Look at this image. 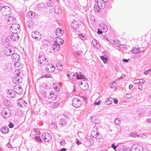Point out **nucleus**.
Masks as SVG:
<instances>
[{
  "instance_id": "nucleus-1",
  "label": "nucleus",
  "mask_w": 151,
  "mask_h": 151,
  "mask_svg": "<svg viewBox=\"0 0 151 151\" xmlns=\"http://www.w3.org/2000/svg\"><path fill=\"white\" fill-rule=\"evenodd\" d=\"M12 26L10 28V31L12 33H19L20 31V27L17 24H15L13 22H12Z\"/></svg>"
},
{
  "instance_id": "nucleus-2",
  "label": "nucleus",
  "mask_w": 151,
  "mask_h": 151,
  "mask_svg": "<svg viewBox=\"0 0 151 151\" xmlns=\"http://www.w3.org/2000/svg\"><path fill=\"white\" fill-rule=\"evenodd\" d=\"M21 73L19 72L17 74L16 76L12 78V81L14 83H20L22 81V78L21 76Z\"/></svg>"
},
{
  "instance_id": "nucleus-3",
  "label": "nucleus",
  "mask_w": 151,
  "mask_h": 151,
  "mask_svg": "<svg viewBox=\"0 0 151 151\" xmlns=\"http://www.w3.org/2000/svg\"><path fill=\"white\" fill-rule=\"evenodd\" d=\"M7 96L10 99L14 98L15 97L16 94L14 90L9 89L6 91Z\"/></svg>"
},
{
  "instance_id": "nucleus-4",
  "label": "nucleus",
  "mask_w": 151,
  "mask_h": 151,
  "mask_svg": "<svg viewBox=\"0 0 151 151\" xmlns=\"http://www.w3.org/2000/svg\"><path fill=\"white\" fill-rule=\"evenodd\" d=\"M4 53L7 56L11 55L14 52V48L13 47H8L4 49Z\"/></svg>"
},
{
  "instance_id": "nucleus-5",
  "label": "nucleus",
  "mask_w": 151,
  "mask_h": 151,
  "mask_svg": "<svg viewBox=\"0 0 151 151\" xmlns=\"http://www.w3.org/2000/svg\"><path fill=\"white\" fill-rule=\"evenodd\" d=\"M1 115L5 118H8L11 115V111L7 108L4 109L2 111Z\"/></svg>"
},
{
  "instance_id": "nucleus-6",
  "label": "nucleus",
  "mask_w": 151,
  "mask_h": 151,
  "mask_svg": "<svg viewBox=\"0 0 151 151\" xmlns=\"http://www.w3.org/2000/svg\"><path fill=\"white\" fill-rule=\"evenodd\" d=\"M72 103L73 105L74 106L77 108L81 106V102L78 98H74L72 100Z\"/></svg>"
},
{
  "instance_id": "nucleus-7",
  "label": "nucleus",
  "mask_w": 151,
  "mask_h": 151,
  "mask_svg": "<svg viewBox=\"0 0 151 151\" xmlns=\"http://www.w3.org/2000/svg\"><path fill=\"white\" fill-rule=\"evenodd\" d=\"M10 8L8 6H3L2 10V14L5 16H7L9 15L10 12Z\"/></svg>"
},
{
  "instance_id": "nucleus-8",
  "label": "nucleus",
  "mask_w": 151,
  "mask_h": 151,
  "mask_svg": "<svg viewBox=\"0 0 151 151\" xmlns=\"http://www.w3.org/2000/svg\"><path fill=\"white\" fill-rule=\"evenodd\" d=\"M42 138L45 142H48L51 140L52 137L49 134L45 133L42 134Z\"/></svg>"
},
{
  "instance_id": "nucleus-9",
  "label": "nucleus",
  "mask_w": 151,
  "mask_h": 151,
  "mask_svg": "<svg viewBox=\"0 0 151 151\" xmlns=\"http://www.w3.org/2000/svg\"><path fill=\"white\" fill-rule=\"evenodd\" d=\"M55 69V68L52 64H47L45 68V70L47 72L52 73Z\"/></svg>"
},
{
  "instance_id": "nucleus-10",
  "label": "nucleus",
  "mask_w": 151,
  "mask_h": 151,
  "mask_svg": "<svg viewBox=\"0 0 151 151\" xmlns=\"http://www.w3.org/2000/svg\"><path fill=\"white\" fill-rule=\"evenodd\" d=\"M38 59L39 62L42 65H45L47 63V60L43 56H39Z\"/></svg>"
},
{
  "instance_id": "nucleus-11",
  "label": "nucleus",
  "mask_w": 151,
  "mask_h": 151,
  "mask_svg": "<svg viewBox=\"0 0 151 151\" xmlns=\"http://www.w3.org/2000/svg\"><path fill=\"white\" fill-rule=\"evenodd\" d=\"M14 90L16 93H17L19 94H22L23 92L22 88L21 86L19 85L15 86L14 88Z\"/></svg>"
},
{
  "instance_id": "nucleus-12",
  "label": "nucleus",
  "mask_w": 151,
  "mask_h": 151,
  "mask_svg": "<svg viewBox=\"0 0 151 151\" xmlns=\"http://www.w3.org/2000/svg\"><path fill=\"white\" fill-rule=\"evenodd\" d=\"M32 37L37 40H39L41 39V35L37 31L32 32Z\"/></svg>"
},
{
  "instance_id": "nucleus-13",
  "label": "nucleus",
  "mask_w": 151,
  "mask_h": 151,
  "mask_svg": "<svg viewBox=\"0 0 151 151\" xmlns=\"http://www.w3.org/2000/svg\"><path fill=\"white\" fill-rule=\"evenodd\" d=\"M92 137L96 139H99L101 138V136L100 134L97 131H95L94 130L93 131L91 132Z\"/></svg>"
},
{
  "instance_id": "nucleus-14",
  "label": "nucleus",
  "mask_w": 151,
  "mask_h": 151,
  "mask_svg": "<svg viewBox=\"0 0 151 151\" xmlns=\"http://www.w3.org/2000/svg\"><path fill=\"white\" fill-rule=\"evenodd\" d=\"M11 59L14 61H18L20 59L19 55L14 52L12 55Z\"/></svg>"
},
{
  "instance_id": "nucleus-15",
  "label": "nucleus",
  "mask_w": 151,
  "mask_h": 151,
  "mask_svg": "<svg viewBox=\"0 0 151 151\" xmlns=\"http://www.w3.org/2000/svg\"><path fill=\"white\" fill-rule=\"evenodd\" d=\"M18 33H12L10 35V38L13 41H16L18 40L19 37L17 35Z\"/></svg>"
},
{
  "instance_id": "nucleus-16",
  "label": "nucleus",
  "mask_w": 151,
  "mask_h": 151,
  "mask_svg": "<svg viewBox=\"0 0 151 151\" xmlns=\"http://www.w3.org/2000/svg\"><path fill=\"white\" fill-rule=\"evenodd\" d=\"M68 74L67 75L68 77L70 80H73L76 77L77 73H75L73 72H68Z\"/></svg>"
},
{
  "instance_id": "nucleus-17",
  "label": "nucleus",
  "mask_w": 151,
  "mask_h": 151,
  "mask_svg": "<svg viewBox=\"0 0 151 151\" xmlns=\"http://www.w3.org/2000/svg\"><path fill=\"white\" fill-rule=\"evenodd\" d=\"M71 26L73 28L76 30L79 28V24L78 22L76 21H74L71 23Z\"/></svg>"
},
{
  "instance_id": "nucleus-18",
  "label": "nucleus",
  "mask_w": 151,
  "mask_h": 151,
  "mask_svg": "<svg viewBox=\"0 0 151 151\" xmlns=\"http://www.w3.org/2000/svg\"><path fill=\"white\" fill-rule=\"evenodd\" d=\"M55 39H56L55 40V43L59 45L60 46L63 44L64 43V41L60 37H58Z\"/></svg>"
},
{
  "instance_id": "nucleus-19",
  "label": "nucleus",
  "mask_w": 151,
  "mask_h": 151,
  "mask_svg": "<svg viewBox=\"0 0 151 151\" xmlns=\"http://www.w3.org/2000/svg\"><path fill=\"white\" fill-rule=\"evenodd\" d=\"M52 47L53 50L55 52L58 51L60 49V46L59 45L55 43L53 44L52 46Z\"/></svg>"
},
{
  "instance_id": "nucleus-20",
  "label": "nucleus",
  "mask_w": 151,
  "mask_h": 151,
  "mask_svg": "<svg viewBox=\"0 0 151 151\" xmlns=\"http://www.w3.org/2000/svg\"><path fill=\"white\" fill-rule=\"evenodd\" d=\"M117 150L116 151H126L125 147L122 144L117 145Z\"/></svg>"
},
{
  "instance_id": "nucleus-21",
  "label": "nucleus",
  "mask_w": 151,
  "mask_h": 151,
  "mask_svg": "<svg viewBox=\"0 0 151 151\" xmlns=\"http://www.w3.org/2000/svg\"><path fill=\"white\" fill-rule=\"evenodd\" d=\"M131 51L133 53H138L140 52V48L139 47L136 48V47H133Z\"/></svg>"
},
{
  "instance_id": "nucleus-22",
  "label": "nucleus",
  "mask_w": 151,
  "mask_h": 151,
  "mask_svg": "<svg viewBox=\"0 0 151 151\" xmlns=\"http://www.w3.org/2000/svg\"><path fill=\"white\" fill-rule=\"evenodd\" d=\"M9 128L7 127H4L1 129V131L3 134H6L9 132Z\"/></svg>"
},
{
  "instance_id": "nucleus-23",
  "label": "nucleus",
  "mask_w": 151,
  "mask_h": 151,
  "mask_svg": "<svg viewBox=\"0 0 151 151\" xmlns=\"http://www.w3.org/2000/svg\"><path fill=\"white\" fill-rule=\"evenodd\" d=\"M35 16V13L32 11H29L27 12V17L30 19H32Z\"/></svg>"
},
{
  "instance_id": "nucleus-24",
  "label": "nucleus",
  "mask_w": 151,
  "mask_h": 151,
  "mask_svg": "<svg viewBox=\"0 0 151 151\" xmlns=\"http://www.w3.org/2000/svg\"><path fill=\"white\" fill-rule=\"evenodd\" d=\"M56 35L57 36L60 37L62 35L63 33V31L60 29H57L55 32Z\"/></svg>"
},
{
  "instance_id": "nucleus-25",
  "label": "nucleus",
  "mask_w": 151,
  "mask_h": 151,
  "mask_svg": "<svg viewBox=\"0 0 151 151\" xmlns=\"http://www.w3.org/2000/svg\"><path fill=\"white\" fill-rule=\"evenodd\" d=\"M138 112L140 113L138 116L139 117H143L145 116V111L144 110L142 109H139L138 110Z\"/></svg>"
},
{
  "instance_id": "nucleus-26",
  "label": "nucleus",
  "mask_w": 151,
  "mask_h": 151,
  "mask_svg": "<svg viewBox=\"0 0 151 151\" xmlns=\"http://www.w3.org/2000/svg\"><path fill=\"white\" fill-rule=\"evenodd\" d=\"M90 118L92 122L94 124H98L100 122L99 120H97L95 116H92Z\"/></svg>"
},
{
  "instance_id": "nucleus-27",
  "label": "nucleus",
  "mask_w": 151,
  "mask_h": 151,
  "mask_svg": "<svg viewBox=\"0 0 151 151\" xmlns=\"http://www.w3.org/2000/svg\"><path fill=\"white\" fill-rule=\"evenodd\" d=\"M57 96L53 92H51L50 94L49 99L50 100H53L56 98Z\"/></svg>"
},
{
  "instance_id": "nucleus-28",
  "label": "nucleus",
  "mask_w": 151,
  "mask_h": 151,
  "mask_svg": "<svg viewBox=\"0 0 151 151\" xmlns=\"http://www.w3.org/2000/svg\"><path fill=\"white\" fill-rule=\"evenodd\" d=\"M80 73H81L80 72ZM76 78L78 79H86V78L84 76L81 74H79L77 73L76 75Z\"/></svg>"
},
{
  "instance_id": "nucleus-29",
  "label": "nucleus",
  "mask_w": 151,
  "mask_h": 151,
  "mask_svg": "<svg viewBox=\"0 0 151 151\" xmlns=\"http://www.w3.org/2000/svg\"><path fill=\"white\" fill-rule=\"evenodd\" d=\"M49 104V106L52 108H56L59 105V103L58 102H52Z\"/></svg>"
},
{
  "instance_id": "nucleus-30",
  "label": "nucleus",
  "mask_w": 151,
  "mask_h": 151,
  "mask_svg": "<svg viewBox=\"0 0 151 151\" xmlns=\"http://www.w3.org/2000/svg\"><path fill=\"white\" fill-rule=\"evenodd\" d=\"M113 100L112 98H109L105 101L104 103L106 105L110 104L112 103Z\"/></svg>"
},
{
  "instance_id": "nucleus-31",
  "label": "nucleus",
  "mask_w": 151,
  "mask_h": 151,
  "mask_svg": "<svg viewBox=\"0 0 151 151\" xmlns=\"http://www.w3.org/2000/svg\"><path fill=\"white\" fill-rule=\"evenodd\" d=\"M121 123V119L120 118H118L115 119L114 121V123L116 125L119 126L120 124Z\"/></svg>"
},
{
  "instance_id": "nucleus-32",
  "label": "nucleus",
  "mask_w": 151,
  "mask_h": 151,
  "mask_svg": "<svg viewBox=\"0 0 151 151\" xmlns=\"http://www.w3.org/2000/svg\"><path fill=\"white\" fill-rule=\"evenodd\" d=\"M99 4H95L94 7V10L95 12H99L100 10V7Z\"/></svg>"
},
{
  "instance_id": "nucleus-33",
  "label": "nucleus",
  "mask_w": 151,
  "mask_h": 151,
  "mask_svg": "<svg viewBox=\"0 0 151 151\" xmlns=\"http://www.w3.org/2000/svg\"><path fill=\"white\" fill-rule=\"evenodd\" d=\"M27 24L28 27L31 28L34 26V21L33 20L29 21L27 22Z\"/></svg>"
},
{
  "instance_id": "nucleus-34",
  "label": "nucleus",
  "mask_w": 151,
  "mask_h": 151,
  "mask_svg": "<svg viewBox=\"0 0 151 151\" xmlns=\"http://www.w3.org/2000/svg\"><path fill=\"white\" fill-rule=\"evenodd\" d=\"M60 125L61 127H64L66 125V123L64 119H61L59 121Z\"/></svg>"
},
{
  "instance_id": "nucleus-35",
  "label": "nucleus",
  "mask_w": 151,
  "mask_h": 151,
  "mask_svg": "<svg viewBox=\"0 0 151 151\" xmlns=\"http://www.w3.org/2000/svg\"><path fill=\"white\" fill-rule=\"evenodd\" d=\"M50 43V42L47 40H45L42 42V45L43 46H46V45L47 46Z\"/></svg>"
},
{
  "instance_id": "nucleus-36",
  "label": "nucleus",
  "mask_w": 151,
  "mask_h": 151,
  "mask_svg": "<svg viewBox=\"0 0 151 151\" xmlns=\"http://www.w3.org/2000/svg\"><path fill=\"white\" fill-rule=\"evenodd\" d=\"M100 26H101V29H103L104 32H106L107 31L108 29L106 26L104 24H103L102 25L101 24Z\"/></svg>"
},
{
  "instance_id": "nucleus-37",
  "label": "nucleus",
  "mask_w": 151,
  "mask_h": 151,
  "mask_svg": "<svg viewBox=\"0 0 151 151\" xmlns=\"http://www.w3.org/2000/svg\"><path fill=\"white\" fill-rule=\"evenodd\" d=\"M9 19L7 20V21L8 22H9L12 21V22H13V23L15 22V21L16 20L14 17L9 16Z\"/></svg>"
},
{
  "instance_id": "nucleus-38",
  "label": "nucleus",
  "mask_w": 151,
  "mask_h": 151,
  "mask_svg": "<svg viewBox=\"0 0 151 151\" xmlns=\"http://www.w3.org/2000/svg\"><path fill=\"white\" fill-rule=\"evenodd\" d=\"M136 151H143V148L142 146L137 145L136 146Z\"/></svg>"
},
{
  "instance_id": "nucleus-39",
  "label": "nucleus",
  "mask_w": 151,
  "mask_h": 151,
  "mask_svg": "<svg viewBox=\"0 0 151 151\" xmlns=\"http://www.w3.org/2000/svg\"><path fill=\"white\" fill-rule=\"evenodd\" d=\"M106 3V2H104V1L101 2L100 5L101 9H104L105 6L106 7H107V4H105Z\"/></svg>"
},
{
  "instance_id": "nucleus-40",
  "label": "nucleus",
  "mask_w": 151,
  "mask_h": 151,
  "mask_svg": "<svg viewBox=\"0 0 151 151\" xmlns=\"http://www.w3.org/2000/svg\"><path fill=\"white\" fill-rule=\"evenodd\" d=\"M57 125H56V124L54 122H52L50 126V127L51 128L53 129H56L57 128Z\"/></svg>"
},
{
  "instance_id": "nucleus-41",
  "label": "nucleus",
  "mask_w": 151,
  "mask_h": 151,
  "mask_svg": "<svg viewBox=\"0 0 151 151\" xmlns=\"http://www.w3.org/2000/svg\"><path fill=\"white\" fill-rule=\"evenodd\" d=\"M45 4L43 3H40L37 6V7L38 8H45Z\"/></svg>"
},
{
  "instance_id": "nucleus-42",
  "label": "nucleus",
  "mask_w": 151,
  "mask_h": 151,
  "mask_svg": "<svg viewBox=\"0 0 151 151\" xmlns=\"http://www.w3.org/2000/svg\"><path fill=\"white\" fill-rule=\"evenodd\" d=\"M100 58L103 61L104 63H107L108 61V60L106 57L102 56L100 57Z\"/></svg>"
},
{
  "instance_id": "nucleus-43",
  "label": "nucleus",
  "mask_w": 151,
  "mask_h": 151,
  "mask_svg": "<svg viewBox=\"0 0 151 151\" xmlns=\"http://www.w3.org/2000/svg\"><path fill=\"white\" fill-rule=\"evenodd\" d=\"M35 139L37 142H42V140L41 139L40 137L39 136H37L36 137H35Z\"/></svg>"
},
{
  "instance_id": "nucleus-44",
  "label": "nucleus",
  "mask_w": 151,
  "mask_h": 151,
  "mask_svg": "<svg viewBox=\"0 0 151 151\" xmlns=\"http://www.w3.org/2000/svg\"><path fill=\"white\" fill-rule=\"evenodd\" d=\"M53 3L51 2L50 0L48 1L47 3L48 6L50 7L53 5Z\"/></svg>"
},
{
  "instance_id": "nucleus-45",
  "label": "nucleus",
  "mask_w": 151,
  "mask_h": 151,
  "mask_svg": "<svg viewBox=\"0 0 151 151\" xmlns=\"http://www.w3.org/2000/svg\"><path fill=\"white\" fill-rule=\"evenodd\" d=\"M125 48V45L120 44L119 49L120 50H123Z\"/></svg>"
},
{
  "instance_id": "nucleus-46",
  "label": "nucleus",
  "mask_w": 151,
  "mask_h": 151,
  "mask_svg": "<svg viewBox=\"0 0 151 151\" xmlns=\"http://www.w3.org/2000/svg\"><path fill=\"white\" fill-rule=\"evenodd\" d=\"M116 82H114L111 84H110V86L111 88H115L116 87Z\"/></svg>"
},
{
  "instance_id": "nucleus-47",
  "label": "nucleus",
  "mask_w": 151,
  "mask_h": 151,
  "mask_svg": "<svg viewBox=\"0 0 151 151\" xmlns=\"http://www.w3.org/2000/svg\"><path fill=\"white\" fill-rule=\"evenodd\" d=\"M15 63L14 64V66L15 67H19V65H20V63L19 62H17V61H15Z\"/></svg>"
},
{
  "instance_id": "nucleus-48",
  "label": "nucleus",
  "mask_w": 151,
  "mask_h": 151,
  "mask_svg": "<svg viewBox=\"0 0 151 151\" xmlns=\"http://www.w3.org/2000/svg\"><path fill=\"white\" fill-rule=\"evenodd\" d=\"M81 38L82 40H84L86 39V37L84 35H83V34H81L78 35Z\"/></svg>"
},
{
  "instance_id": "nucleus-49",
  "label": "nucleus",
  "mask_w": 151,
  "mask_h": 151,
  "mask_svg": "<svg viewBox=\"0 0 151 151\" xmlns=\"http://www.w3.org/2000/svg\"><path fill=\"white\" fill-rule=\"evenodd\" d=\"M130 136L133 137H135L136 136L137 137H139V136L138 135H137V134L136 133H131L130 134Z\"/></svg>"
},
{
  "instance_id": "nucleus-50",
  "label": "nucleus",
  "mask_w": 151,
  "mask_h": 151,
  "mask_svg": "<svg viewBox=\"0 0 151 151\" xmlns=\"http://www.w3.org/2000/svg\"><path fill=\"white\" fill-rule=\"evenodd\" d=\"M136 145H134L131 148V151H136Z\"/></svg>"
},
{
  "instance_id": "nucleus-51",
  "label": "nucleus",
  "mask_w": 151,
  "mask_h": 151,
  "mask_svg": "<svg viewBox=\"0 0 151 151\" xmlns=\"http://www.w3.org/2000/svg\"><path fill=\"white\" fill-rule=\"evenodd\" d=\"M33 130V131L35 132L37 135H39L40 134V132L38 129L36 128H34Z\"/></svg>"
},
{
  "instance_id": "nucleus-52",
  "label": "nucleus",
  "mask_w": 151,
  "mask_h": 151,
  "mask_svg": "<svg viewBox=\"0 0 151 151\" xmlns=\"http://www.w3.org/2000/svg\"><path fill=\"white\" fill-rule=\"evenodd\" d=\"M8 126H9V127L10 128H13L14 126L13 124L12 123V122L9 123V124Z\"/></svg>"
},
{
  "instance_id": "nucleus-53",
  "label": "nucleus",
  "mask_w": 151,
  "mask_h": 151,
  "mask_svg": "<svg viewBox=\"0 0 151 151\" xmlns=\"http://www.w3.org/2000/svg\"><path fill=\"white\" fill-rule=\"evenodd\" d=\"M133 82L135 84H137L140 83V81L139 79H137L133 81Z\"/></svg>"
},
{
  "instance_id": "nucleus-54",
  "label": "nucleus",
  "mask_w": 151,
  "mask_h": 151,
  "mask_svg": "<svg viewBox=\"0 0 151 151\" xmlns=\"http://www.w3.org/2000/svg\"><path fill=\"white\" fill-rule=\"evenodd\" d=\"M132 97V96L131 95L129 94H128L126 95V98L127 99H129L131 98Z\"/></svg>"
},
{
  "instance_id": "nucleus-55",
  "label": "nucleus",
  "mask_w": 151,
  "mask_h": 151,
  "mask_svg": "<svg viewBox=\"0 0 151 151\" xmlns=\"http://www.w3.org/2000/svg\"><path fill=\"white\" fill-rule=\"evenodd\" d=\"M111 146L114 149V150H116V148H117V146H115V144L114 143L112 144L111 145Z\"/></svg>"
},
{
  "instance_id": "nucleus-56",
  "label": "nucleus",
  "mask_w": 151,
  "mask_h": 151,
  "mask_svg": "<svg viewBox=\"0 0 151 151\" xmlns=\"http://www.w3.org/2000/svg\"><path fill=\"white\" fill-rule=\"evenodd\" d=\"M61 145H63L65 144V142L64 139H63L61 142H60Z\"/></svg>"
},
{
  "instance_id": "nucleus-57",
  "label": "nucleus",
  "mask_w": 151,
  "mask_h": 151,
  "mask_svg": "<svg viewBox=\"0 0 151 151\" xmlns=\"http://www.w3.org/2000/svg\"><path fill=\"white\" fill-rule=\"evenodd\" d=\"M101 102V101L99 100V101L98 102H95L94 103V105L95 106L96 105H99L100 104V103Z\"/></svg>"
},
{
  "instance_id": "nucleus-58",
  "label": "nucleus",
  "mask_w": 151,
  "mask_h": 151,
  "mask_svg": "<svg viewBox=\"0 0 151 151\" xmlns=\"http://www.w3.org/2000/svg\"><path fill=\"white\" fill-rule=\"evenodd\" d=\"M53 87H54L55 89L57 91H59V88H59V87H57V86H55V84H54Z\"/></svg>"
},
{
  "instance_id": "nucleus-59",
  "label": "nucleus",
  "mask_w": 151,
  "mask_h": 151,
  "mask_svg": "<svg viewBox=\"0 0 151 151\" xmlns=\"http://www.w3.org/2000/svg\"><path fill=\"white\" fill-rule=\"evenodd\" d=\"M120 44H119V43H114V45L116 47H118V48H119V46H120Z\"/></svg>"
},
{
  "instance_id": "nucleus-60",
  "label": "nucleus",
  "mask_w": 151,
  "mask_h": 151,
  "mask_svg": "<svg viewBox=\"0 0 151 151\" xmlns=\"http://www.w3.org/2000/svg\"><path fill=\"white\" fill-rule=\"evenodd\" d=\"M10 102H9V101H6L5 103V105L7 106H9V105H10Z\"/></svg>"
},
{
  "instance_id": "nucleus-61",
  "label": "nucleus",
  "mask_w": 151,
  "mask_h": 151,
  "mask_svg": "<svg viewBox=\"0 0 151 151\" xmlns=\"http://www.w3.org/2000/svg\"><path fill=\"white\" fill-rule=\"evenodd\" d=\"M113 99L114 103L117 104L118 103V101L116 99Z\"/></svg>"
},
{
  "instance_id": "nucleus-62",
  "label": "nucleus",
  "mask_w": 151,
  "mask_h": 151,
  "mask_svg": "<svg viewBox=\"0 0 151 151\" xmlns=\"http://www.w3.org/2000/svg\"><path fill=\"white\" fill-rule=\"evenodd\" d=\"M6 146L9 148H12V145H11L10 144V143L9 142L8 143L7 145H6Z\"/></svg>"
},
{
  "instance_id": "nucleus-63",
  "label": "nucleus",
  "mask_w": 151,
  "mask_h": 151,
  "mask_svg": "<svg viewBox=\"0 0 151 151\" xmlns=\"http://www.w3.org/2000/svg\"><path fill=\"white\" fill-rule=\"evenodd\" d=\"M111 5L110 4L109 5H108V6H107V7H106L107 9H111Z\"/></svg>"
},
{
  "instance_id": "nucleus-64",
  "label": "nucleus",
  "mask_w": 151,
  "mask_h": 151,
  "mask_svg": "<svg viewBox=\"0 0 151 151\" xmlns=\"http://www.w3.org/2000/svg\"><path fill=\"white\" fill-rule=\"evenodd\" d=\"M47 78H51L52 77V75L51 74H47L46 75Z\"/></svg>"
}]
</instances>
